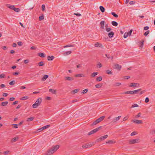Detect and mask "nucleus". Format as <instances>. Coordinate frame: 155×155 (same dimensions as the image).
<instances>
[{"label": "nucleus", "mask_w": 155, "mask_h": 155, "mask_svg": "<svg viewBox=\"0 0 155 155\" xmlns=\"http://www.w3.org/2000/svg\"><path fill=\"white\" fill-rule=\"evenodd\" d=\"M59 147L58 145L52 146L48 150L47 153L46 155H51L55 152Z\"/></svg>", "instance_id": "f257e3e1"}, {"label": "nucleus", "mask_w": 155, "mask_h": 155, "mask_svg": "<svg viewBox=\"0 0 155 155\" xmlns=\"http://www.w3.org/2000/svg\"><path fill=\"white\" fill-rule=\"evenodd\" d=\"M41 101V98L40 97L38 98L37 100L35 103L33 105V107L34 108H37V107L39 106L40 105Z\"/></svg>", "instance_id": "f03ea898"}, {"label": "nucleus", "mask_w": 155, "mask_h": 155, "mask_svg": "<svg viewBox=\"0 0 155 155\" xmlns=\"http://www.w3.org/2000/svg\"><path fill=\"white\" fill-rule=\"evenodd\" d=\"M141 90V89H139L138 90H137L134 91H126L125 92L123 93L124 94H137V92L139 91H140Z\"/></svg>", "instance_id": "7ed1b4c3"}, {"label": "nucleus", "mask_w": 155, "mask_h": 155, "mask_svg": "<svg viewBox=\"0 0 155 155\" xmlns=\"http://www.w3.org/2000/svg\"><path fill=\"white\" fill-rule=\"evenodd\" d=\"M139 142L140 139H139L130 140H129V143L130 144H134L135 143H139Z\"/></svg>", "instance_id": "20e7f679"}, {"label": "nucleus", "mask_w": 155, "mask_h": 155, "mask_svg": "<svg viewBox=\"0 0 155 155\" xmlns=\"http://www.w3.org/2000/svg\"><path fill=\"white\" fill-rule=\"evenodd\" d=\"M108 137V135H106L104 136L100 137L99 138L97 139L96 140L97 142H100L101 141L104 140L106 139Z\"/></svg>", "instance_id": "39448f33"}, {"label": "nucleus", "mask_w": 155, "mask_h": 155, "mask_svg": "<svg viewBox=\"0 0 155 155\" xmlns=\"http://www.w3.org/2000/svg\"><path fill=\"white\" fill-rule=\"evenodd\" d=\"M94 145L93 143H87L85 145H83L82 147L83 148H86L90 147Z\"/></svg>", "instance_id": "423d86ee"}, {"label": "nucleus", "mask_w": 155, "mask_h": 155, "mask_svg": "<svg viewBox=\"0 0 155 155\" xmlns=\"http://www.w3.org/2000/svg\"><path fill=\"white\" fill-rule=\"evenodd\" d=\"M139 85V84L137 83H132L129 85V87H138Z\"/></svg>", "instance_id": "0eeeda50"}, {"label": "nucleus", "mask_w": 155, "mask_h": 155, "mask_svg": "<svg viewBox=\"0 0 155 155\" xmlns=\"http://www.w3.org/2000/svg\"><path fill=\"white\" fill-rule=\"evenodd\" d=\"M114 66L115 67L114 68L118 70V71H120L122 67L121 65H119L118 64H115Z\"/></svg>", "instance_id": "6e6552de"}, {"label": "nucleus", "mask_w": 155, "mask_h": 155, "mask_svg": "<svg viewBox=\"0 0 155 155\" xmlns=\"http://www.w3.org/2000/svg\"><path fill=\"white\" fill-rule=\"evenodd\" d=\"M64 78L66 80L71 81L74 80V78L72 77H65Z\"/></svg>", "instance_id": "1a4fd4ad"}, {"label": "nucleus", "mask_w": 155, "mask_h": 155, "mask_svg": "<svg viewBox=\"0 0 155 155\" xmlns=\"http://www.w3.org/2000/svg\"><path fill=\"white\" fill-rule=\"evenodd\" d=\"M6 6H7V7L11 9H12V10H14V8L15 7L14 5H11L9 4H6Z\"/></svg>", "instance_id": "9d476101"}, {"label": "nucleus", "mask_w": 155, "mask_h": 155, "mask_svg": "<svg viewBox=\"0 0 155 155\" xmlns=\"http://www.w3.org/2000/svg\"><path fill=\"white\" fill-rule=\"evenodd\" d=\"M132 121L133 122L136 123L137 124H141L142 123V122L141 120H132Z\"/></svg>", "instance_id": "9b49d317"}, {"label": "nucleus", "mask_w": 155, "mask_h": 155, "mask_svg": "<svg viewBox=\"0 0 155 155\" xmlns=\"http://www.w3.org/2000/svg\"><path fill=\"white\" fill-rule=\"evenodd\" d=\"M120 116H119L117 117H115L113 119V122L114 123L116 122L117 121H118L120 119Z\"/></svg>", "instance_id": "f8f14e48"}, {"label": "nucleus", "mask_w": 155, "mask_h": 155, "mask_svg": "<svg viewBox=\"0 0 155 155\" xmlns=\"http://www.w3.org/2000/svg\"><path fill=\"white\" fill-rule=\"evenodd\" d=\"M18 139L19 138L18 137H15L12 139L11 142L12 143L15 142H16Z\"/></svg>", "instance_id": "ddd939ff"}, {"label": "nucleus", "mask_w": 155, "mask_h": 155, "mask_svg": "<svg viewBox=\"0 0 155 155\" xmlns=\"http://www.w3.org/2000/svg\"><path fill=\"white\" fill-rule=\"evenodd\" d=\"M94 46L95 47H101L102 48L103 47V46L101 44H99L98 42H97L96 43H95L94 45Z\"/></svg>", "instance_id": "4468645a"}, {"label": "nucleus", "mask_w": 155, "mask_h": 155, "mask_svg": "<svg viewBox=\"0 0 155 155\" xmlns=\"http://www.w3.org/2000/svg\"><path fill=\"white\" fill-rule=\"evenodd\" d=\"M54 58L53 56H48L47 59L48 61H52Z\"/></svg>", "instance_id": "2eb2a0df"}, {"label": "nucleus", "mask_w": 155, "mask_h": 155, "mask_svg": "<svg viewBox=\"0 0 155 155\" xmlns=\"http://www.w3.org/2000/svg\"><path fill=\"white\" fill-rule=\"evenodd\" d=\"M114 35V33L113 31H111L108 34V36L110 38H112L113 37Z\"/></svg>", "instance_id": "dca6fc26"}, {"label": "nucleus", "mask_w": 155, "mask_h": 155, "mask_svg": "<svg viewBox=\"0 0 155 155\" xmlns=\"http://www.w3.org/2000/svg\"><path fill=\"white\" fill-rule=\"evenodd\" d=\"M48 77V75H45L41 79L42 81H45Z\"/></svg>", "instance_id": "f3484780"}, {"label": "nucleus", "mask_w": 155, "mask_h": 155, "mask_svg": "<svg viewBox=\"0 0 155 155\" xmlns=\"http://www.w3.org/2000/svg\"><path fill=\"white\" fill-rule=\"evenodd\" d=\"M49 91L54 94H56V90H54L52 89H50L49 90Z\"/></svg>", "instance_id": "a211bd4d"}, {"label": "nucleus", "mask_w": 155, "mask_h": 155, "mask_svg": "<svg viewBox=\"0 0 155 155\" xmlns=\"http://www.w3.org/2000/svg\"><path fill=\"white\" fill-rule=\"evenodd\" d=\"M116 142L115 141H114L113 140H110L106 142L107 143H109L110 144H112L115 143Z\"/></svg>", "instance_id": "6ab92c4d"}, {"label": "nucleus", "mask_w": 155, "mask_h": 155, "mask_svg": "<svg viewBox=\"0 0 155 155\" xmlns=\"http://www.w3.org/2000/svg\"><path fill=\"white\" fill-rule=\"evenodd\" d=\"M75 77H84V75L83 74H78L75 75Z\"/></svg>", "instance_id": "aec40b11"}, {"label": "nucleus", "mask_w": 155, "mask_h": 155, "mask_svg": "<svg viewBox=\"0 0 155 155\" xmlns=\"http://www.w3.org/2000/svg\"><path fill=\"white\" fill-rule=\"evenodd\" d=\"M8 103V101H5V102H2L1 103V106H6Z\"/></svg>", "instance_id": "412c9836"}, {"label": "nucleus", "mask_w": 155, "mask_h": 155, "mask_svg": "<svg viewBox=\"0 0 155 155\" xmlns=\"http://www.w3.org/2000/svg\"><path fill=\"white\" fill-rule=\"evenodd\" d=\"M105 116H102L100 117L99 118L97 119L98 120V121L99 122H100L101 121L103 120Z\"/></svg>", "instance_id": "4be33fe9"}, {"label": "nucleus", "mask_w": 155, "mask_h": 155, "mask_svg": "<svg viewBox=\"0 0 155 155\" xmlns=\"http://www.w3.org/2000/svg\"><path fill=\"white\" fill-rule=\"evenodd\" d=\"M100 9L102 12H104L105 11L104 8L102 6H101L99 7Z\"/></svg>", "instance_id": "5701e85b"}, {"label": "nucleus", "mask_w": 155, "mask_h": 155, "mask_svg": "<svg viewBox=\"0 0 155 155\" xmlns=\"http://www.w3.org/2000/svg\"><path fill=\"white\" fill-rule=\"evenodd\" d=\"M112 24L114 26H117L118 25V23L115 21H112L111 22Z\"/></svg>", "instance_id": "b1692460"}, {"label": "nucleus", "mask_w": 155, "mask_h": 155, "mask_svg": "<svg viewBox=\"0 0 155 155\" xmlns=\"http://www.w3.org/2000/svg\"><path fill=\"white\" fill-rule=\"evenodd\" d=\"M34 117H31L28 118L26 121L28 122L29 121H32L34 120Z\"/></svg>", "instance_id": "393cba45"}, {"label": "nucleus", "mask_w": 155, "mask_h": 155, "mask_svg": "<svg viewBox=\"0 0 155 155\" xmlns=\"http://www.w3.org/2000/svg\"><path fill=\"white\" fill-rule=\"evenodd\" d=\"M38 55L42 58H44L45 57V54L42 53H39L38 54Z\"/></svg>", "instance_id": "a878e982"}, {"label": "nucleus", "mask_w": 155, "mask_h": 155, "mask_svg": "<svg viewBox=\"0 0 155 155\" xmlns=\"http://www.w3.org/2000/svg\"><path fill=\"white\" fill-rule=\"evenodd\" d=\"M98 74V72H93L92 73V74H91V76L93 77H94L96 75H97Z\"/></svg>", "instance_id": "bb28decb"}, {"label": "nucleus", "mask_w": 155, "mask_h": 155, "mask_svg": "<svg viewBox=\"0 0 155 155\" xmlns=\"http://www.w3.org/2000/svg\"><path fill=\"white\" fill-rule=\"evenodd\" d=\"M71 51H67L64 53V55H69L71 54Z\"/></svg>", "instance_id": "cd10ccee"}, {"label": "nucleus", "mask_w": 155, "mask_h": 155, "mask_svg": "<svg viewBox=\"0 0 155 155\" xmlns=\"http://www.w3.org/2000/svg\"><path fill=\"white\" fill-rule=\"evenodd\" d=\"M150 134L154 135L155 134V130H151L150 132Z\"/></svg>", "instance_id": "c85d7f7f"}, {"label": "nucleus", "mask_w": 155, "mask_h": 155, "mask_svg": "<svg viewBox=\"0 0 155 155\" xmlns=\"http://www.w3.org/2000/svg\"><path fill=\"white\" fill-rule=\"evenodd\" d=\"M98 121V120L97 119L96 120H95L94 121L93 123L92 124V125H95L99 123Z\"/></svg>", "instance_id": "c756f323"}, {"label": "nucleus", "mask_w": 155, "mask_h": 155, "mask_svg": "<svg viewBox=\"0 0 155 155\" xmlns=\"http://www.w3.org/2000/svg\"><path fill=\"white\" fill-rule=\"evenodd\" d=\"M45 130L43 127H41L40 128L38 129L37 130V132H39L41 131H42L43 130Z\"/></svg>", "instance_id": "7c9ffc66"}, {"label": "nucleus", "mask_w": 155, "mask_h": 155, "mask_svg": "<svg viewBox=\"0 0 155 155\" xmlns=\"http://www.w3.org/2000/svg\"><path fill=\"white\" fill-rule=\"evenodd\" d=\"M28 98V97L27 96H24L21 97L20 99L21 100H27Z\"/></svg>", "instance_id": "2f4dec72"}, {"label": "nucleus", "mask_w": 155, "mask_h": 155, "mask_svg": "<svg viewBox=\"0 0 155 155\" xmlns=\"http://www.w3.org/2000/svg\"><path fill=\"white\" fill-rule=\"evenodd\" d=\"M79 90V89H76L72 91V92H73L74 94H75V93H77Z\"/></svg>", "instance_id": "473e14b6"}, {"label": "nucleus", "mask_w": 155, "mask_h": 155, "mask_svg": "<svg viewBox=\"0 0 155 155\" xmlns=\"http://www.w3.org/2000/svg\"><path fill=\"white\" fill-rule=\"evenodd\" d=\"M121 84V83L119 82H117L115 83L114 85L115 86H119Z\"/></svg>", "instance_id": "72a5a7b5"}, {"label": "nucleus", "mask_w": 155, "mask_h": 155, "mask_svg": "<svg viewBox=\"0 0 155 155\" xmlns=\"http://www.w3.org/2000/svg\"><path fill=\"white\" fill-rule=\"evenodd\" d=\"M101 86H102V85L101 84H96L95 85V87L97 88H100Z\"/></svg>", "instance_id": "f704fd0d"}, {"label": "nucleus", "mask_w": 155, "mask_h": 155, "mask_svg": "<svg viewBox=\"0 0 155 155\" xmlns=\"http://www.w3.org/2000/svg\"><path fill=\"white\" fill-rule=\"evenodd\" d=\"M102 79V77L101 76H99L96 78V80L99 81H101Z\"/></svg>", "instance_id": "c9c22d12"}, {"label": "nucleus", "mask_w": 155, "mask_h": 155, "mask_svg": "<svg viewBox=\"0 0 155 155\" xmlns=\"http://www.w3.org/2000/svg\"><path fill=\"white\" fill-rule=\"evenodd\" d=\"M14 10L16 12H20V10L19 8H16L15 7Z\"/></svg>", "instance_id": "e433bc0d"}, {"label": "nucleus", "mask_w": 155, "mask_h": 155, "mask_svg": "<svg viewBox=\"0 0 155 155\" xmlns=\"http://www.w3.org/2000/svg\"><path fill=\"white\" fill-rule=\"evenodd\" d=\"M111 14L114 16V17L117 18L118 17V15L116 14L114 12H112Z\"/></svg>", "instance_id": "4c0bfd02"}, {"label": "nucleus", "mask_w": 155, "mask_h": 155, "mask_svg": "<svg viewBox=\"0 0 155 155\" xmlns=\"http://www.w3.org/2000/svg\"><path fill=\"white\" fill-rule=\"evenodd\" d=\"M15 83V81H12L9 83V84L11 85H13Z\"/></svg>", "instance_id": "58836bf2"}, {"label": "nucleus", "mask_w": 155, "mask_h": 155, "mask_svg": "<svg viewBox=\"0 0 155 155\" xmlns=\"http://www.w3.org/2000/svg\"><path fill=\"white\" fill-rule=\"evenodd\" d=\"M39 66H42L44 65L43 61H41L38 63Z\"/></svg>", "instance_id": "ea45409f"}, {"label": "nucleus", "mask_w": 155, "mask_h": 155, "mask_svg": "<svg viewBox=\"0 0 155 155\" xmlns=\"http://www.w3.org/2000/svg\"><path fill=\"white\" fill-rule=\"evenodd\" d=\"M106 73L108 74H112V72L110 70H107L106 71Z\"/></svg>", "instance_id": "a19ab883"}, {"label": "nucleus", "mask_w": 155, "mask_h": 155, "mask_svg": "<svg viewBox=\"0 0 155 155\" xmlns=\"http://www.w3.org/2000/svg\"><path fill=\"white\" fill-rule=\"evenodd\" d=\"M73 46H74L73 45H68L64 46V48H65L66 47H73Z\"/></svg>", "instance_id": "79ce46f5"}, {"label": "nucleus", "mask_w": 155, "mask_h": 155, "mask_svg": "<svg viewBox=\"0 0 155 155\" xmlns=\"http://www.w3.org/2000/svg\"><path fill=\"white\" fill-rule=\"evenodd\" d=\"M137 134V132L136 131H134L132 132L130 134L131 136H133L136 135Z\"/></svg>", "instance_id": "37998d69"}, {"label": "nucleus", "mask_w": 155, "mask_h": 155, "mask_svg": "<svg viewBox=\"0 0 155 155\" xmlns=\"http://www.w3.org/2000/svg\"><path fill=\"white\" fill-rule=\"evenodd\" d=\"M111 30V29L110 28H108L107 27H106V31L107 32L110 31Z\"/></svg>", "instance_id": "c03bdc74"}, {"label": "nucleus", "mask_w": 155, "mask_h": 155, "mask_svg": "<svg viewBox=\"0 0 155 155\" xmlns=\"http://www.w3.org/2000/svg\"><path fill=\"white\" fill-rule=\"evenodd\" d=\"M42 9L43 11H45V6L44 5H43L41 6Z\"/></svg>", "instance_id": "a18cd8bd"}, {"label": "nucleus", "mask_w": 155, "mask_h": 155, "mask_svg": "<svg viewBox=\"0 0 155 155\" xmlns=\"http://www.w3.org/2000/svg\"><path fill=\"white\" fill-rule=\"evenodd\" d=\"M104 23H105L104 21H101L100 23V25L101 26H104Z\"/></svg>", "instance_id": "49530a36"}, {"label": "nucleus", "mask_w": 155, "mask_h": 155, "mask_svg": "<svg viewBox=\"0 0 155 155\" xmlns=\"http://www.w3.org/2000/svg\"><path fill=\"white\" fill-rule=\"evenodd\" d=\"M97 66L98 68H101L102 67V64L100 63L99 62L97 65Z\"/></svg>", "instance_id": "de8ad7c7"}, {"label": "nucleus", "mask_w": 155, "mask_h": 155, "mask_svg": "<svg viewBox=\"0 0 155 155\" xmlns=\"http://www.w3.org/2000/svg\"><path fill=\"white\" fill-rule=\"evenodd\" d=\"M44 19V16L43 15L40 16L39 18V19L40 21H41L43 20Z\"/></svg>", "instance_id": "09e8293b"}, {"label": "nucleus", "mask_w": 155, "mask_h": 155, "mask_svg": "<svg viewBox=\"0 0 155 155\" xmlns=\"http://www.w3.org/2000/svg\"><path fill=\"white\" fill-rule=\"evenodd\" d=\"M138 105L137 104H133L132 106L131 107V108L135 107H138Z\"/></svg>", "instance_id": "8fccbe9b"}, {"label": "nucleus", "mask_w": 155, "mask_h": 155, "mask_svg": "<svg viewBox=\"0 0 155 155\" xmlns=\"http://www.w3.org/2000/svg\"><path fill=\"white\" fill-rule=\"evenodd\" d=\"M94 133V131H93V130H91V131L90 132H89L88 134V135H91V134H93Z\"/></svg>", "instance_id": "3c124183"}, {"label": "nucleus", "mask_w": 155, "mask_h": 155, "mask_svg": "<svg viewBox=\"0 0 155 155\" xmlns=\"http://www.w3.org/2000/svg\"><path fill=\"white\" fill-rule=\"evenodd\" d=\"M88 91L87 89H85V90H83L82 93L83 94L86 93Z\"/></svg>", "instance_id": "603ef678"}, {"label": "nucleus", "mask_w": 155, "mask_h": 155, "mask_svg": "<svg viewBox=\"0 0 155 155\" xmlns=\"http://www.w3.org/2000/svg\"><path fill=\"white\" fill-rule=\"evenodd\" d=\"M132 31V30L131 29L128 32H127V34H128V35H131Z\"/></svg>", "instance_id": "864d4df0"}, {"label": "nucleus", "mask_w": 155, "mask_h": 155, "mask_svg": "<svg viewBox=\"0 0 155 155\" xmlns=\"http://www.w3.org/2000/svg\"><path fill=\"white\" fill-rule=\"evenodd\" d=\"M149 32H150V31L149 30H148L146 32L144 33V35H145V36H147V35L149 33Z\"/></svg>", "instance_id": "5fc2aeb1"}, {"label": "nucleus", "mask_w": 155, "mask_h": 155, "mask_svg": "<svg viewBox=\"0 0 155 155\" xmlns=\"http://www.w3.org/2000/svg\"><path fill=\"white\" fill-rule=\"evenodd\" d=\"M149 98L148 97H146L145 100V102L147 103L149 102Z\"/></svg>", "instance_id": "6e6d98bb"}, {"label": "nucleus", "mask_w": 155, "mask_h": 155, "mask_svg": "<svg viewBox=\"0 0 155 155\" xmlns=\"http://www.w3.org/2000/svg\"><path fill=\"white\" fill-rule=\"evenodd\" d=\"M128 35V34H127V33H125L124 35V38H126L127 37Z\"/></svg>", "instance_id": "4d7b16f0"}, {"label": "nucleus", "mask_w": 155, "mask_h": 155, "mask_svg": "<svg viewBox=\"0 0 155 155\" xmlns=\"http://www.w3.org/2000/svg\"><path fill=\"white\" fill-rule=\"evenodd\" d=\"M5 77V75L4 74H1L0 75V78H3Z\"/></svg>", "instance_id": "13d9d810"}, {"label": "nucleus", "mask_w": 155, "mask_h": 155, "mask_svg": "<svg viewBox=\"0 0 155 155\" xmlns=\"http://www.w3.org/2000/svg\"><path fill=\"white\" fill-rule=\"evenodd\" d=\"M5 87V85L3 84H1V85H0V87L1 88H3Z\"/></svg>", "instance_id": "bf43d9fd"}, {"label": "nucleus", "mask_w": 155, "mask_h": 155, "mask_svg": "<svg viewBox=\"0 0 155 155\" xmlns=\"http://www.w3.org/2000/svg\"><path fill=\"white\" fill-rule=\"evenodd\" d=\"M50 127V125H47L44 126L43 127H44V129H45L46 128H48Z\"/></svg>", "instance_id": "052dcab7"}, {"label": "nucleus", "mask_w": 155, "mask_h": 155, "mask_svg": "<svg viewBox=\"0 0 155 155\" xmlns=\"http://www.w3.org/2000/svg\"><path fill=\"white\" fill-rule=\"evenodd\" d=\"M98 130V128H97L95 129H94L93 130V131H94V133L97 132Z\"/></svg>", "instance_id": "680f3d73"}, {"label": "nucleus", "mask_w": 155, "mask_h": 155, "mask_svg": "<svg viewBox=\"0 0 155 155\" xmlns=\"http://www.w3.org/2000/svg\"><path fill=\"white\" fill-rule=\"evenodd\" d=\"M74 15H77L78 16H81V15L80 14H79V13H74Z\"/></svg>", "instance_id": "e2e57ef3"}, {"label": "nucleus", "mask_w": 155, "mask_h": 155, "mask_svg": "<svg viewBox=\"0 0 155 155\" xmlns=\"http://www.w3.org/2000/svg\"><path fill=\"white\" fill-rule=\"evenodd\" d=\"M18 45L19 46H22V42L21 41H19L18 42Z\"/></svg>", "instance_id": "0e129e2a"}, {"label": "nucleus", "mask_w": 155, "mask_h": 155, "mask_svg": "<svg viewBox=\"0 0 155 155\" xmlns=\"http://www.w3.org/2000/svg\"><path fill=\"white\" fill-rule=\"evenodd\" d=\"M29 61L28 60L26 59L24 60V62L25 64H27L29 62Z\"/></svg>", "instance_id": "69168bd1"}, {"label": "nucleus", "mask_w": 155, "mask_h": 155, "mask_svg": "<svg viewBox=\"0 0 155 155\" xmlns=\"http://www.w3.org/2000/svg\"><path fill=\"white\" fill-rule=\"evenodd\" d=\"M141 115V114L140 113H139L135 117L136 118H137V117H140Z\"/></svg>", "instance_id": "338daca9"}, {"label": "nucleus", "mask_w": 155, "mask_h": 155, "mask_svg": "<svg viewBox=\"0 0 155 155\" xmlns=\"http://www.w3.org/2000/svg\"><path fill=\"white\" fill-rule=\"evenodd\" d=\"M19 74V72H15L13 73V74L14 75H16Z\"/></svg>", "instance_id": "774afa93"}]
</instances>
